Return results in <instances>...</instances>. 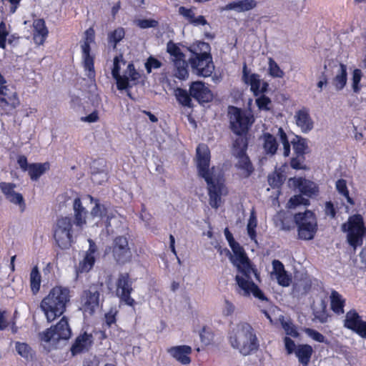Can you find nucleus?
<instances>
[{
  "mask_svg": "<svg viewBox=\"0 0 366 366\" xmlns=\"http://www.w3.org/2000/svg\"><path fill=\"white\" fill-rule=\"evenodd\" d=\"M224 235L232 249L233 254L229 249H226V253L229 255L231 262L238 270V274L235 276L237 292L244 297H249L252 295L261 301L267 300L263 292L252 280V275L258 281H259V277L257 270L252 267L243 248L234 241L232 233L227 228L224 229Z\"/></svg>",
  "mask_w": 366,
  "mask_h": 366,
  "instance_id": "f257e3e1",
  "label": "nucleus"
},
{
  "mask_svg": "<svg viewBox=\"0 0 366 366\" xmlns=\"http://www.w3.org/2000/svg\"><path fill=\"white\" fill-rule=\"evenodd\" d=\"M210 152L208 147L202 144L197 148V167L200 177L207 182L209 196V204L218 208L221 196L226 193L221 171L214 167L209 168Z\"/></svg>",
  "mask_w": 366,
  "mask_h": 366,
  "instance_id": "f03ea898",
  "label": "nucleus"
},
{
  "mask_svg": "<svg viewBox=\"0 0 366 366\" xmlns=\"http://www.w3.org/2000/svg\"><path fill=\"white\" fill-rule=\"evenodd\" d=\"M70 291L66 287H55L41 302L40 307L48 322L60 317L70 300Z\"/></svg>",
  "mask_w": 366,
  "mask_h": 366,
  "instance_id": "7ed1b4c3",
  "label": "nucleus"
},
{
  "mask_svg": "<svg viewBox=\"0 0 366 366\" xmlns=\"http://www.w3.org/2000/svg\"><path fill=\"white\" fill-rule=\"evenodd\" d=\"M229 341L232 348L244 356L257 350L259 346L253 328L247 322H240L232 329Z\"/></svg>",
  "mask_w": 366,
  "mask_h": 366,
  "instance_id": "20e7f679",
  "label": "nucleus"
},
{
  "mask_svg": "<svg viewBox=\"0 0 366 366\" xmlns=\"http://www.w3.org/2000/svg\"><path fill=\"white\" fill-rule=\"evenodd\" d=\"M73 225V220L69 217H59L54 225L53 236L56 244L61 249H69L80 232Z\"/></svg>",
  "mask_w": 366,
  "mask_h": 366,
  "instance_id": "39448f33",
  "label": "nucleus"
},
{
  "mask_svg": "<svg viewBox=\"0 0 366 366\" xmlns=\"http://www.w3.org/2000/svg\"><path fill=\"white\" fill-rule=\"evenodd\" d=\"M197 48L199 53L194 52V56L189 60L192 72L198 76H209L214 69L212 58L209 53L210 46L208 43L199 42L197 44Z\"/></svg>",
  "mask_w": 366,
  "mask_h": 366,
  "instance_id": "423d86ee",
  "label": "nucleus"
},
{
  "mask_svg": "<svg viewBox=\"0 0 366 366\" xmlns=\"http://www.w3.org/2000/svg\"><path fill=\"white\" fill-rule=\"evenodd\" d=\"M344 232H347L349 244L355 249L362 244V238L366 235L363 219L361 215L356 214L350 217L347 223L342 225Z\"/></svg>",
  "mask_w": 366,
  "mask_h": 366,
  "instance_id": "0eeeda50",
  "label": "nucleus"
},
{
  "mask_svg": "<svg viewBox=\"0 0 366 366\" xmlns=\"http://www.w3.org/2000/svg\"><path fill=\"white\" fill-rule=\"evenodd\" d=\"M298 227V235L302 239L310 240L314 238L317 229V220L312 212L307 210L297 213L294 217Z\"/></svg>",
  "mask_w": 366,
  "mask_h": 366,
  "instance_id": "6e6552de",
  "label": "nucleus"
},
{
  "mask_svg": "<svg viewBox=\"0 0 366 366\" xmlns=\"http://www.w3.org/2000/svg\"><path fill=\"white\" fill-rule=\"evenodd\" d=\"M71 335L68 320L63 317L54 327L39 334L40 338L45 342H49L54 346L60 340H68Z\"/></svg>",
  "mask_w": 366,
  "mask_h": 366,
  "instance_id": "1a4fd4ad",
  "label": "nucleus"
},
{
  "mask_svg": "<svg viewBox=\"0 0 366 366\" xmlns=\"http://www.w3.org/2000/svg\"><path fill=\"white\" fill-rule=\"evenodd\" d=\"M228 115L232 132L234 134H247L249 127L252 124V117L234 107L229 108Z\"/></svg>",
  "mask_w": 366,
  "mask_h": 366,
  "instance_id": "9d476101",
  "label": "nucleus"
},
{
  "mask_svg": "<svg viewBox=\"0 0 366 366\" xmlns=\"http://www.w3.org/2000/svg\"><path fill=\"white\" fill-rule=\"evenodd\" d=\"M99 287L92 285L84 290L81 297V310L85 316L92 315L99 307Z\"/></svg>",
  "mask_w": 366,
  "mask_h": 366,
  "instance_id": "9b49d317",
  "label": "nucleus"
},
{
  "mask_svg": "<svg viewBox=\"0 0 366 366\" xmlns=\"http://www.w3.org/2000/svg\"><path fill=\"white\" fill-rule=\"evenodd\" d=\"M85 40L81 44V50L84 57V66L86 70L88 71L87 76L89 78L94 76V59L90 55V44L94 40V31L92 29H89L85 31Z\"/></svg>",
  "mask_w": 366,
  "mask_h": 366,
  "instance_id": "f8f14e48",
  "label": "nucleus"
},
{
  "mask_svg": "<svg viewBox=\"0 0 366 366\" xmlns=\"http://www.w3.org/2000/svg\"><path fill=\"white\" fill-rule=\"evenodd\" d=\"M344 327L366 339V322L362 320L355 310H350L346 313Z\"/></svg>",
  "mask_w": 366,
  "mask_h": 366,
  "instance_id": "ddd939ff",
  "label": "nucleus"
},
{
  "mask_svg": "<svg viewBox=\"0 0 366 366\" xmlns=\"http://www.w3.org/2000/svg\"><path fill=\"white\" fill-rule=\"evenodd\" d=\"M132 291V282L129 280V274L127 273L121 274L117 281V293L127 305L133 306L134 300L130 297Z\"/></svg>",
  "mask_w": 366,
  "mask_h": 366,
  "instance_id": "4468645a",
  "label": "nucleus"
},
{
  "mask_svg": "<svg viewBox=\"0 0 366 366\" xmlns=\"http://www.w3.org/2000/svg\"><path fill=\"white\" fill-rule=\"evenodd\" d=\"M113 256L120 263H124L129 259L131 252L127 239L123 236L117 237L114 240Z\"/></svg>",
  "mask_w": 366,
  "mask_h": 366,
  "instance_id": "2eb2a0df",
  "label": "nucleus"
},
{
  "mask_svg": "<svg viewBox=\"0 0 366 366\" xmlns=\"http://www.w3.org/2000/svg\"><path fill=\"white\" fill-rule=\"evenodd\" d=\"M16 185L11 182H1L0 189L5 198L10 202L19 205L23 211L25 202L22 194L16 191Z\"/></svg>",
  "mask_w": 366,
  "mask_h": 366,
  "instance_id": "dca6fc26",
  "label": "nucleus"
},
{
  "mask_svg": "<svg viewBox=\"0 0 366 366\" xmlns=\"http://www.w3.org/2000/svg\"><path fill=\"white\" fill-rule=\"evenodd\" d=\"M189 92L192 97L201 104L209 102L213 98L210 89L202 81L193 82L190 86Z\"/></svg>",
  "mask_w": 366,
  "mask_h": 366,
  "instance_id": "f3484780",
  "label": "nucleus"
},
{
  "mask_svg": "<svg viewBox=\"0 0 366 366\" xmlns=\"http://www.w3.org/2000/svg\"><path fill=\"white\" fill-rule=\"evenodd\" d=\"M290 182H292L293 185L300 190L302 194L308 197H315L318 195V187L312 181L302 177H295L290 179Z\"/></svg>",
  "mask_w": 366,
  "mask_h": 366,
  "instance_id": "a211bd4d",
  "label": "nucleus"
},
{
  "mask_svg": "<svg viewBox=\"0 0 366 366\" xmlns=\"http://www.w3.org/2000/svg\"><path fill=\"white\" fill-rule=\"evenodd\" d=\"M19 105L17 94L7 86L0 87V107L3 109H15Z\"/></svg>",
  "mask_w": 366,
  "mask_h": 366,
  "instance_id": "6ab92c4d",
  "label": "nucleus"
},
{
  "mask_svg": "<svg viewBox=\"0 0 366 366\" xmlns=\"http://www.w3.org/2000/svg\"><path fill=\"white\" fill-rule=\"evenodd\" d=\"M89 248L86 252L84 259L80 261L76 268L77 273L88 272L94 266L95 262V254L97 252V247L94 242L89 239Z\"/></svg>",
  "mask_w": 366,
  "mask_h": 366,
  "instance_id": "aec40b11",
  "label": "nucleus"
},
{
  "mask_svg": "<svg viewBox=\"0 0 366 366\" xmlns=\"http://www.w3.org/2000/svg\"><path fill=\"white\" fill-rule=\"evenodd\" d=\"M296 124L300 128L304 133H307L314 127V122L312 121L309 109L303 107L297 111L295 114Z\"/></svg>",
  "mask_w": 366,
  "mask_h": 366,
  "instance_id": "412c9836",
  "label": "nucleus"
},
{
  "mask_svg": "<svg viewBox=\"0 0 366 366\" xmlns=\"http://www.w3.org/2000/svg\"><path fill=\"white\" fill-rule=\"evenodd\" d=\"M192 347L188 345L174 346L168 348L167 352L177 361L183 365H188L191 362L189 355L192 353Z\"/></svg>",
  "mask_w": 366,
  "mask_h": 366,
  "instance_id": "4be33fe9",
  "label": "nucleus"
},
{
  "mask_svg": "<svg viewBox=\"0 0 366 366\" xmlns=\"http://www.w3.org/2000/svg\"><path fill=\"white\" fill-rule=\"evenodd\" d=\"M73 210L74 217L73 224H74L76 229L81 232L83 229L84 225L86 224V217L87 211L82 206L81 199L79 198H76L74 200Z\"/></svg>",
  "mask_w": 366,
  "mask_h": 366,
  "instance_id": "5701e85b",
  "label": "nucleus"
},
{
  "mask_svg": "<svg viewBox=\"0 0 366 366\" xmlns=\"http://www.w3.org/2000/svg\"><path fill=\"white\" fill-rule=\"evenodd\" d=\"M93 342V336L91 334L84 332L78 336L73 344L71 351L75 355L81 352L88 351Z\"/></svg>",
  "mask_w": 366,
  "mask_h": 366,
  "instance_id": "b1692460",
  "label": "nucleus"
},
{
  "mask_svg": "<svg viewBox=\"0 0 366 366\" xmlns=\"http://www.w3.org/2000/svg\"><path fill=\"white\" fill-rule=\"evenodd\" d=\"M91 215L100 219L106 217L107 227H111L112 220L117 219V216L112 212H109L105 205L100 204L97 199H95V205L91 211Z\"/></svg>",
  "mask_w": 366,
  "mask_h": 366,
  "instance_id": "393cba45",
  "label": "nucleus"
},
{
  "mask_svg": "<svg viewBox=\"0 0 366 366\" xmlns=\"http://www.w3.org/2000/svg\"><path fill=\"white\" fill-rule=\"evenodd\" d=\"M262 148L266 154L273 156L278 149V143L274 136L269 133H264L260 137Z\"/></svg>",
  "mask_w": 366,
  "mask_h": 366,
  "instance_id": "a878e982",
  "label": "nucleus"
},
{
  "mask_svg": "<svg viewBox=\"0 0 366 366\" xmlns=\"http://www.w3.org/2000/svg\"><path fill=\"white\" fill-rule=\"evenodd\" d=\"M257 6V2L254 0H241L231 2L227 4L223 10L229 11L234 10L237 12H243L251 10Z\"/></svg>",
  "mask_w": 366,
  "mask_h": 366,
  "instance_id": "bb28decb",
  "label": "nucleus"
},
{
  "mask_svg": "<svg viewBox=\"0 0 366 366\" xmlns=\"http://www.w3.org/2000/svg\"><path fill=\"white\" fill-rule=\"evenodd\" d=\"M34 40L36 44H42L48 34V30L43 19H39L34 21Z\"/></svg>",
  "mask_w": 366,
  "mask_h": 366,
  "instance_id": "cd10ccee",
  "label": "nucleus"
},
{
  "mask_svg": "<svg viewBox=\"0 0 366 366\" xmlns=\"http://www.w3.org/2000/svg\"><path fill=\"white\" fill-rule=\"evenodd\" d=\"M174 76L179 79H186L188 75V62L184 58L171 60Z\"/></svg>",
  "mask_w": 366,
  "mask_h": 366,
  "instance_id": "c85d7f7f",
  "label": "nucleus"
},
{
  "mask_svg": "<svg viewBox=\"0 0 366 366\" xmlns=\"http://www.w3.org/2000/svg\"><path fill=\"white\" fill-rule=\"evenodd\" d=\"M242 73L243 81L246 84L250 85L251 90L253 91L254 94L257 95V93L260 92L261 81L259 78V76L255 74H249L247 71V65L245 64H244L243 66Z\"/></svg>",
  "mask_w": 366,
  "mask_h": 366,
  "instance_id": "c756f323",
  "label": "nucleus"
},
{
  "mask_svg": "<svg viewBox=\"0 0 366 366\" xmlns=\"http://www.w3.org/2000/svg\"><path fill=\"white\" fill-rule=\"evenodd\" d=\"M337 71L335 76L332 79V84L337 91L342 90L347 83V68L343 64H340L337 66Z\"/></svg>",
  "mask_w": 366,
  "mask_h": 366,
  "instance_id": "7c9ffc66",
  "label": "nucleus"
},
{
  "mask_svg": "<svg viewBox=\"0 0 366 366\" xmlns=\"http://www.w3.org/2000/svg\"><path fill=\"white\" fill-rule=\"evenodd\" d=\"M49 169V164L45 163H33L29 164V168L26 170L28 174L33 181H36L39 178L44 174Z\"/></svg>",
  "mask_w": 366,
  "mask_h": 366,
  "instance_id": "2f4dec72",
  "label": "nucleus"
},
{
  "mask_svg": "<svg viewBox=\"0 0 366 366\" xmlns=\"http://www.w3.org/2000/svg\"><path fill=\"white\" fill-rule=\"evenodd\" d=\"M312 351V348L310 345H302L297 347L295 350V354L300 362L304 366H307L310 362Z\"/></svg>",
  "mask_w": 366,
  "mask_h": 366,
  "instance_id": "473e14b6",
  "label": "nucleus"
},
{
  "mask_svg": "<svg viewBox=\"0 0 366 366\" xmlns=\"http://www.w3.org/2000/svg\"><path fill=\"white\" fill-rule=\"evenodd\" d=\"M235 156L238 158L237 167L242 171L244 177H249L253 172V167L249 157L245 154Z\"/></svg>",
  "mask_w": 366,
  "mask_h": 366,
  "instance_id": "72a5a7b5",
  "label": "nucleus"
},
{
  "mask_svg": "<svg viewBox=\"0 0 366 366\" xmlns=\"http://www.w3.org/2000/svg\"><path fill=\"white\" fill-rule=\"evenodd\" d=\"M246 134H235L236 137L233 143V154L234 156L245 154V151L247 148Z\"/></svg>",
  "mask_w": 366,
  "mask_h": 366,
  "instance_id": "f704fd0d",
  "label": "nucleus"
},
{
  "mask_svg": "<svg viewBox=\"0 0 366 366\" xmlns=\"http://www.w3.org/2000/svg\"><path fill=\"white\" fill-rule=\"evenodd\" d=\"M330 299L332 310L338 315L343 314L345 300L342 298V296L337 292L332 291Z\"/></svg>",
  "mask_w": 366,
  "mask_h": 366,
  "instance_id": "c9c22d12",
  "label": "nucleus"
},
{
  "mask_svg": "<svg viewBox=\"0 0 366 366\" xmlns=\"http://www.w3.org/2000/svg\"><path fill=\"white\" fill-rule=\"evenodd\" d=\"M175 96L178 102L184 107H192L191 94L188 93L187 90L177 88L175 90Z\"/></svg>",
  "mask_w": 366,
  "mask_h": 366,
  "instance_id": "e433bc0d",
  "label": "nucleus"
},
{
  "mask_svg": "<svg viewBox=\"0 0 366 366\" xmlns=\"http://www.w3.org/2000/svg\"><path fill=\"white\" fill-rule=\"evenodd\" d=\"M30 284L33 293H36L39 290L41 284V275L36 266L31 272Z\"/></svg>",
  "mask_w": 366,
  "mask_h": 366,
  "instance_id": "4c0bfd02",
  "label": "nucleus"
},
{
  "mask_svg": "<svg viewBox=\"0 0 366 366\" xmlns=\"http://www.w3.org/2000/svg\"><path fill=\"white\" fill-rule=\"evenodd\" d=\"M167 51L170 55V61L176 59L184 58L185 55L182 51L179 46L174 43L172 41H169L167 44Z\"/></svg>",
  "mask_w": 366,
  "mask_h": 366,
  "instance_id": "58836bf2",
  "label": "nucleus"
},
{
  "mask_svg": "<svg viewBox=\"0 0 366 366\" xmlns=\"http://www.w3.org/2000/svg\"><path fill=\"white\" fill-rule=\"evenodd\" d=\"M337 191L347 199V202L353 205L355 204L353 199L349 195V191L347 187V182L345 179H338L335 184Z\"/></svg>",
  "mask_w": 366,
  "mask_h": 366,
  "instance_id": "ea45409f",
  "label": "nucleus"
},
{
  "mask_svg": "<svg viewBox=\"0 0 366 366\" xmlns=\"http://www.w3.org/2000/svg\"><path fill=\"white\" fill-rule=\"evenodd\" d=\"M125 31L123 28L119 27L114 31L108 34L109 43L113 44V48L116 49L117 44L124 37Z\"/></svg>",
  "mask_w": 366,
  "mask_h": 366,
  "instance_id": "a19ab883",
  "label": "nucleus"
},
{
  "mask_svg": "<svg viewBox=\"0 0 366 366\" xmlns=\"http://www.w3.org/2000/svg\"><path fill=\"white\" fill-rule=\"evenodd\" d=\"M281 322V325L284 330L285 331L287 335H290L293 337H297L299 333L297 330L296 327L292 324L290 320H285L282 317L280 319Z\"/></svg>",
  "mask_w": 366,
  "mask_h": 366,
  "instance_id": "79ce46f5",
  "label": "nucleus"
},
{
  "mask_svg": "<svg viewBox=\"0 0 366 366\" xmlns=\"http://www.w3.org/2000/svg\"><path fill=\"white\" fill-rule=\"evenodd\" d=\"M268 64V71L270 76L274 78H282L284 76L285 72L280 68L279 65L273 59L269 58Z\"/></svg>",
  "mask_w": 366,
  "mask_h": 366,
  "instance_id": "37998d69",
  "label": "nucleus"
},
{
  "mask_svg": "<svg viewBox=\"0 0 366 366\" xmlns=\"http://www.w3.org/2000/svg\"><path fill=\"white\" fill-rule=\"evenodd\" d=\"M134 24L139 26L141 29H149V28H155L158 26V21L149 19H136L134 20Z\"/></svg>",
  "mask_w": 366,
  "mask_h": 366,
  "instance_id": "c03bdc74",
  "label": "nucleus"
},
{
  "mask_svg": "<svg viewBox=\"0 0 366 366\" xmlns=\"http://www.w3.org/2000/svg\"><path fill=\"white\" fill-rule=\"evenodd\" d=\"M278 135L280 136V139L283 145V154L285 157H288L290 153V145L286 133L281 127L278 129Z\"/></svg>",
  "mask_w": 366,
  "mask_h": 366,
  "instance_id": "a18cd8bd",
  "label": "nucleus"
},
{
  "mask_svg": "<svg viewBox=\"0 0 366 366\" xmlns=\"http://www.w3.org/2000/svg\"><path fill=\"white\" fill-rule=\"evenodd\" d=\"M310 201L308 199L303 197L301 194L295 195L291 197L288 202L289 208H295L298 205H308Z\"/></svg>",
  "mask_w": 366,
  "mask_h": 366,
  "instance_id": "49530a36",
  "label": "nucleus"
},
{
  "mask_svg": "<svg viewBox=\"0 0 366 366\" xmlns=\"http://www.w3.org/2000/svg\"><path fill=\"white\" fill-rule=\"evenodd\" d=\"M16 350L21 357L26 359H29L32 356L31 349L26 343L16 342Z\"/></svg>",
  "mask_w": 366,
  "mask_h": 366,
  "instance_id": "de8ad7c7",
  "label": "nucleus"
},
{
  "mask_svg": "<svg viewBox=\"0 0 366 366\" xmlns=\"http://www.w3.org/2000/svg\"><path fill=\"white\" fill-rule=\"evenodd\" d=\"M283 179V175L276 172L268 176L269 184L272 187H279L282 184Z\"/></svg>",
  "mask_w": 366,
  "mask_h": 366,
  "instance_id": "09e8293b",
  "label": "nucleus"
},
{
  "mask_svg": "<svg viewBox=\"0 0 366 366\" xmlns=\"http://www.w3.org/2000/svg\"><path fill=\"white\" fill-rule=\"evenodd\" d=\"M293 148L297 155L303 156L307 145L305 139H298L296 142H293Z\"/></svg>",
  "mask_w": 366,
  "mask_h": 366,
  "instance_id": "8fccbe9b",
  "label": "nucleus"
},
{
  "mask_svg": "<svg viewBox=\"0 0 366 366\" xmlns=\"http://www.w3.org/2000/svg\"><path fill=\"white\" fill-rule=\"evenodd\" d=\"M9 34L6 24L4 21L0 23V47L3 49L6 48V37Z\"/></svg>",
  "mask_w": 366,
  "mask_h": 366,
  "instance_id": "3c124183",
  "label": "nucleus"
},
{
  "mask_svg": "<svg viewBox=\"0 0 366 366\" xmlns=\"http://www.w3.org/2000/svg\"><path fill=\"white\" fill-rule=\"evenodd\" d=\"M162 66V63L154 56H149L145 62V68L148 73L152 71V69H157Z\"/></svg>",
  "mask_w": 366,
  "mask_h": 366,
  "instance_id": "603ef678",
  "label": "nucleus"
},
{
  "mask_svg": "<svg viewBox=\"0 0 366 366\" xmlns=\"http://www.w3.org/2000/svg\"><path fill=\"white\" fill-rule=\"evenodd\" d=\"M256 103L261 110L269 111L270 109V105L272 104L271 100L267 97L262 95L257 98Z\"/></svg>",
  "mask_w": 366,
  "mask_h": 366,
  "instance_id": "864d4df0",
  "label": "nucleus"
},
{
  "mask_svg": "<svg viewBox=\"0 0 366 366\" xmlns=\"http://www.w3.org/2000/svg\"><path fill=\"white\" fill-rule=\"evenodd\" d=\"M325 308H326V306H325V303L322 302V310L318 311V310H314L315 320H318L321 323H325V322H327L328 315L325 312Z\"/></svg>",
  "mask_w": 366,
  "mask_h": 366,
  "instance_id": "5fc2aeb1",
  "label": "nucleus"
},
{
  "mask_svg": "<svg viewBox=\"0 0 366 366\" xmlns=\"http://www.w3.org/2000/svg\"><path fill=\"white\" fill-rule=\"evenodd\" d=\"M305 332L311 338H312L314 340L318 342H324L325 340V337L323 335L320 333L319 332L310 329V328H305Z\"/></svg>",
  "mask_w": 366,
  "mask_h": 366,
  "instance_id": "6e6d98bb",
  "label": "nucleus"
},
{
  "mask_svg": "<svg viewBox=\"0 0 366 366\" xmlns=\"http://www.w3.org/2000/svg\"><path fill=\"white\" fill-rule=\"evenodd\" d=\"M362 72L360 69H355L352 75V89L354 92H360L359 84L361 80Z\"/></svg>",
  "mask_w": 366,
  "mask_h": 366,
  "instance_id": "4d7b16f0",
  "label": "nucleus"
},
{
  "mask_svg": "<svg viewBox=\"0 0 366 366\" xmlns=\"http://www.w3.org/2000/svg\"><path fill=\"white\" fill-rule=\"evenodd\" d=\"M124 76H127L128 79H131L132 81L138 80L140 77L139 73L135 70L133 64H128L126 74Z\"/></svg>",
  "mask_w": 366,
  "mask_h": 366,
  "instance_id": "13d9d810",
  "label": "nucleus"
},
{
  "mask_svg": "<svg viewBox=\"0 0 366 366\" xmlns=\"http://www.w3.org/2000/svg\"><path fill=\"white\" fill-rule=\"evenodd\" d=\"M117 311L115 310H110L107 313L104 315V321L105 324L107 327H111L112 325L116 322V315Z\"/></svg>",
  "mask_w": 366,
  "mask_h": 366,
  "instance_id": "bf43d9fd",
  "label": "nucleus"
},
{
  "mask_svg": "<svg viewBox=\"0 0 366 366\" xmlns=\"http://www.w3.org/2000/svg\"><path fill=\"white\" fill-rule=\"evenodd\" d=\"M122 61H123V59H122V55L114 57V63H113V68L112 70V74L114 78H117V76H120L119 62Z\"/></svg>",
  "mask_w": 366,
  "mask_h": 366,
  "instance_id": "052dcab7",
  "label": "nucleus"
},
{
  "mask_svg": "<svg viewBox=\"0 0 366 366\" xmlns=\"http://www.w3.org/2000/svg\"><path fill=\"white\" fill-rule=\"evenodd\" d=\"M235 310L234 305L227 300H224V306L222 308V314L224 316H231Z\"/></svg>",
  "mask_w": 366,
  "mask_h": 366,
  "instance_id": "680f3d73",
  "label": "nucleus"
},
{
  "mask_svg": "<svg viewBox=\"0 0 366 366\" xmlns=\"http://www.w3.org/2000/svg\"><path fill=\"white\" fill-rule=\"evenodd\" d=\"M117 81V86L119 90H123L128 87L129 79L127 76H122L121 75L117 78H114Z\"/></svg>",
  "mask_w": 366,
  "mask_h": 366,
  "instance_id": "e2e57ef3",
  "label": "nucleus"
},
{
  "mask_svg": "<svg viewBox=\"0 0 366 366\" xmlns=\"http://www.w3.org/2000/svg\"><path fill=\"white\" fill-rule=\"evenodd\" d=\"M179 13L182 15L186 19L189 21V23L192 21L194 17V11L190 9H187L184 6H180L179 8Z\"/></svg>",
  "mask_w": 366,
  "mask_h": 366,
  "instance_id": "0e129e2a",
  "label": "nucleus"
},
{
  "mask_svg": "<svg viewBox=\"0 0 366 366\" xmlns=\"http://www.w3.org/2000/svg\"><path fill=\"white\" fill-rule=\"evenodd\" d=\"M272 274L274 276L285 272L283 264L277 259H274L272 261Z\"/></svg>",
  "mask_w": 366,
  "mask_h": 366,
  "instance_id": "69168bd1",
  "label": "nucleus"
},
{
  "mask_svg": "<svg viewBox=\"0 0 366 366\" xmlns=\"http://www.w3.org/2000/svg\"><path fill=\"white\" fill-rule=\"evenodd\" d=\"M275 277L280 285L286 287L290 285V279L289 276L287 274L286 271L283 273L276 275Z\"/></svg>",
  "mask_w": 366,
  "mask_h": 366,
  "instance_id": "338daca9",
  "label": "nucleus"
},
{
  "mask_svg": "<svg viewBox=\"0 0 366 366\" xmlns=\"http://www.w3.org/2000/svg\"><path fill=\"white\" fill-rule=\"evenodd\" d=\"M107 173L101 172L99 173L93 172L92 174V180L97 184H102L107 179Z\"/></svg>",
  "mask_w": 366,
  "mask_h": 366,
  "instance_id": "774afa93",
  "label": "nucleus"
}]
</instances>
